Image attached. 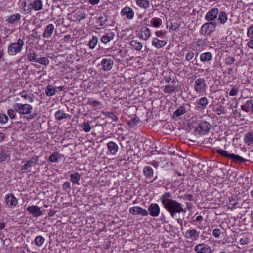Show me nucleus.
Returning a JSON list of instances; mask_svg holds the SVG:
<instances>
[{"label": "nucleus", "mask_w": 253, "mask_h": 253, "mask_svg": "<svg viewBox=\"0 0 253 253\" xmlns=\"http://www.w3.org/2000/svg\"><path fill=\"white\" fill-rule=\"evenodd\" d=\"M164 207L170 213L171 217H174L177 213L186 212L181 203L172 199V194L170 192L163 194L160 198Z\"/></svg>", "instance_id": "nucleus-1"}, {"label": "nucleus", "mask_w": 253, "mask_h": 253, "mask_svg": "<svg viewBox=\"0 0 253 253\" xmlns=\"http://www.w3.org/2000/svg\"><path fill=\"white\" fill-rule=\"evenodd\" d=\"M193 123L198 124V126L194 129L195 135H205L208 134L211 128L210 123L206 121L202 120V117L196 118L193 121Z\"/></svg>", "instance_id": "nucleus-2"}, {"label": "nucleus", "mask_w": 253, "mask_h": 253, "mask_svg": "<svg viewBox=\"0 0 253 253\" xmlns=\"http://www.w3.org/2000/svg\"><path fill=\"white\" fill-rule=\"evenodd\" d=\"M43 2L41 0H35L28 5L26 2L23 3L22 12L24 14H30L33 10L40 11L43 8Z\"/></svg>", "instance_id": "nucleus-3"}, {"label": "nucleus", "mask_w": 253, "mask_h": 253, "mask_svg": "<svg viewBox=\"0 0 253 253\" xmlns=\"http://www.w3.org/2000/svg\"><path fill=\"white\" fill-rule=\"evenodd\" d=\"M24 44L23 40L19 39L17 42L10 44L7 49V52L10 56H14L20 52Z\"/></svg>", "instance_id": "nucleus-4"}, {"label": "nucleus", "mask_w": 253, "mask_h": 253, "mask_svg": "<svg viewBox=\"0 0 253 253\" xmlns=\"http://www.w3.org/2000/svg\"><path fill=\"white\" fill-rule=\"evenodd\" d=\"M13 107L17 113L21 115H28L33 110V107L29 104L15 103Z\"/></svg>", "instance_id": "nucleus-5"}, {"label": "nucleus", "mask_w": 253, "mask_h": 253, "mask_svg": "<svg viewBox=\"0 0 253 253\" xmlns=\"http://www.w3.org/2000/svg\"><path fill=\"white\" fill-rule=\"evenodd\" d=\"M217 152L220 154L222 156L225 157H228L231 159L232 161L236 163H242L243 162H245L247 161V160L244 159L241 156L236 155L234 154L229 153L227 151L221 149L217 150Z\"/></svg>", "instance_id": "nucleus-6"}, {"label": "nucleus", "mask_w": 253, "mask_h": 253, "mask_svg": "<svg viewBox=\"0 0 253 253\" xmlns=\"http://www.w3.org/2000/svg\"><path fill=\"white\" fill-rule=\"evenodd\" d=\"M217 23L214 22H209L204 24L200 30L201 34L205 35H210L215 31Z\"/></svg>", "instance_id": "nucleus-7"}, {"label": "nucleus", "mask_w": 253, "mask_h": 253, "mask_svg": "<svg viewBox=\"0 0 253 253\" xmlns=\"http://www.w3.org/2000/svg\"><path fill=\"white\" fill-rule=\"evenodd\" d=\"M207 88L205 80L204 78H198L195 81L194 90L198 93H201Z\"/></svg>", "instance_id": "nucleus-8"}, {"label": "nucleus", "mask_w": 253, "mask_h": 253, "mask_svg": "<svg viewBox=\"0 0 253 253\" xmlns=\"http://www.w3.org/2000/svg\"><path fill=\"white\" fill-rule=\"evenodd\" d=\"M129 212L134 215H140L143 216H146L148 215V212L146 209L138 206L130 208Z\"/></svg>", "instance_id": "nucleus-9"}, {"label": "nucleus", "mask_w": 253, "mask_h": 253, "mask_svg": "<svg viewBox=\"0 0 253 253\" xmlns=\"http://www.w3.org/2000/svg\"><path fill=\"white\" fill-rule=\"evenodd\" d=\"M26 210L34 217H38L42 215V211L41 208L36 205L28 207Z\"/></svg>", "instance_id": "nucleus-10"}, {"label": "nucleus", "mask_w": 253, "mask_h": 253, "mask_svg": "<svg viewBox=\"0 0 253 253\" xmlns=\"http://www.w3.org/2000/svg\"><path fill=\"white\" fill-rule=\"evenodd\" d=\"M194 251L197 253H212V250L208 245L200 243L194 247Z\"/></svg>", "instance_id": "nucleus-11"}, {"label": "nucleus", "mask_w": 253, "mask_h": 253, "mask_svg": "<svg viewBox=\"0 0 253 253\" xmlns=\"http://www.w3.org/2000/svg\"><path fill=\"white\" fill-rule=\"evenodd\" d=\"M68 16L73 21L78 22L84 19L86 17V14L84 12L80 11H75L71 14H69Z\"/></svg>", "instance_id": "nucleus-12"}, {"label": "nucleus", "mask_w": 253, "mask_h": 253, "mask_svg": "<svg viewBox=\"0 0 253 253\" xmlns=\"http://www.w3.org/2000/svg\"><path fill=\"white\" fill-rule=\"evenodd\" d=\"M219 14V10L217 8H213L210 9L206 14L205 18L207 21L212 22L214 20Z\"/></svg>", "instance_id": "nucleus-13"}, {"label": "nucleus", "mask_w": 253, "mask_h": 253, "mask_svg": "<svg viewBox=\"0 0 253 253\" xmlns=\"http://www.w3.org/2000/svg\"><path fill=\"white\" fill-rule=\"evenodd\" d=\"M185 236L187 239L196 241L200 237V232L195 229H189L186 231Z\"/></svg>", "instance_id": "nucleus-14"}, {"label": "nucleus", "mask_w": 253, "mask_h": 253, "mask_svg": "<svg viewBox=\"0 0 253 253\" xmlns=\"http://www.w3.org/2000/svg\"><path fill=\"white\" fill-rule=\"evenodd\" d=\"M120 14L122 16H125L127 19L131 20L134 17V12L131 7L125 6L122 9Z\"/></svg>", "instance_id": "nucleus-15"}, {"label": "nucleus", "mask_w": 253, "mask_h": 253, "mask_svg": "<svg viewBox=\"0 0 253 253\" xmlns=\"http://www.w3.org/2000/svg\"><path fill=\"white\" fill-rule=\"evenodd\" d=\"M5 198L7 205L11 208H14L18 204V200L12 194L6 195Z\"/></svg>", "instance_id": "nucleus-16"}, {"label": "nucleus", "mask_w": 253, "mask_h": 253, "mask_svg": "<svg viewBox=\"0 0 253 253\" xmlns=\"http://www.w3.org/2000/svg\"><path fill=\"white\" fill-rule=\"evenodd\" d=\"M113 60L109 58H103L101 62V65L103 70L105 72L111 70L113 67Z\"/></svg>", "instance_id": "nucleus-17"}, {"label": "nucleus", "mask_w": 253, "mask_h": 253, "mask_svg": "<svg viewBox=\"0 0 253 253\" xmlns=\"http://www.w3.org/2000/svg\"><path fill=\"white\" fill-rule=\"evenodd\" d=\"M39 161V157L35 156L33 157L31 160L26 161L25 164H24L21 168L22 170H27L29 169L32 166H34Z\"/></svg>", "instance_id": "nucleus-18"}, {"label": "nucleus", "mask_w": 253, "mask_h": 253, "mask_svg": "<svg viewBox=\"0 0 253 253\" xmlns=\"http://www.w3.org/2000/svg\"><path fill=\"white\" fill-rule=\"evenodd\" d=\"M162 76L164 77L165 82L168 84L174 83L175 81L172 79V74L169 70H166L163 72Z\"/></svg>", "instance_id": "nucleus-19"}, {"label": "nucleus", "mask_w": 253, "mask_h": 253, "mask_svg": "<svg viewBox=\"0 0 253 253\" xmlns=\"http://www.w3.org/2000/svg\"><path fill=\"white\" fill-rule=\"evenodd\" d=\"M107 148L111 154L115 155L118 151V146L113 141H109L107 143Z\"/></svg>", "instance_id": "nucleus-20"}, {"label": "nucleus", "mask_w": 253, "mask_h": 253, "mask_svg": "<svg viewBox=\"0 0 253 253\" xmlns=\"http://www.w3.org/2000/svg\"><path fill=\"white\" fill-rule=\"evenodd\" d=\"M63 155L58 152H53L48 158V161L52 163L58 162L60 160Z\"/></svg>", "instance_id": "nucleus-21"}, {"label": "nucleus", "mask_w": 253, "mask_h": 253, "mask_svg": "<svg viewBox=\"0 0 253 253\" xmlns=\"http://www.w3.org/2000/svg\"><path fill=\"white\" fill-rule=\"evenodd\" d=\"M186 113V110L185 107L184 105H182L173 113L172 117L175 119L185 114Z\"/></svg>", "instance_id": "nucleus-22"}, {"label": "nucleus", "mask_w": 253, "mask_h": 253, "mask_svg": "<svg viewBox=\"0 0 253 253\" xmlns=\"http://www.w3.org/2000/svg\"><path fill=\"white\" fill-rule=\"evenodd\" d=\"M54 30V26L53 24H49L47 26L44 31L43 36L44 38H49L52 35Z\"/></svg>", "instance_id": "nucleus-23"}, {"label": "nucleus", "mask_w": 253, "mask_h": 253, "mask_svg": "<svg viewBox=\"0 0 253 253\" xmlns=\"http://www.w3.org/2000/svg\"><path fill=\"white\" fill-rule=\"evenodd\" d=\"M150 214L152 216H158V205L157 204H151L149 207Z\"/></svg>", "instance_id": "nucleus-24"}, {"label": "nucleus", "mask_w": 253, "mask_h": 253, "mask_svg": "<svg viewBox=\"0 0 253 253\" xmlns=\"http://www.w3.org/2000/svg\"><path fill=\"white\" fill-rule=\"evenodd\" d=\"M19 95L29 102H33L34 101V95L26 91H22L19 93Z\"/></svg>", "instance_id": "nucleus-25"}, {"label": "nucleus", "mask_w": 253, "mask_h": 253, "mask_svg": "<svg viewBox=\"0 0 253 253\" xmlns=\"http://www.w3.org/2000/svg\"><path fill=\"white\" fill-rule=\"evenodd\" d=\"M114 35L113 32L108 33L102 37L101 41L102 43L107 44L114 39Z\"/></svg>", "instance_id": "nucleus-26"}, {"label": "nucleus", "mask_w": 253, "mask_h": 253, "mask_svg": "<svg viewBox=\"0 0 253 253\" xmlns=\"http://www.w3.org/2000/svg\"><path fill=\"white\" fill-rule=\"evenodd\" d=\"M244 143L248 146H250L253 142V131L246 133L244 137Z\"/></svg>", "instance_id": "nucleus-27"}, {"label": "nucleus", "mask_w": 253, "mask_h": 253, "mask_svg": "<svg viewBox=\"0 0 253 253\" xmlns=\"http://www.w3.org/2000/svg\"><path fill=\"white\" fill-rule=\"evenodd\" d=\"M55 118L58 121L63 119H66L70 117V115L64 113L62 110H58L55 113Z\"/></svg>", "instance_id": "nucleus-28"}, {"label": "nucleus", "mask_w": 253, "mask_h": 253, "mask_svg": "<svg viewBox=\"0 0 253 253\" xmlns=\"http://www.w3.org/2000/svg\"><path fill=\"white\" fill-rule=\"evenodd\" d=\"M27 58L28 60L31 62L35 61V62H36L38 58V55L34 51V50L32 49H30L27 54Z\"/></svg>", "instance_id": "nucleus-29"}, {"label": "nucleus", "mask_w": 253, "mask_h": 253, "mask_svg": "<svg viewBox=\"0 0 253 253\" xmlns=\"http://www.w3.org/2000/svg\"><path fill=\"white\" fill-rule=\"evenodd\" d=\"M136 3L138 6L144 9H147L150 6V3L148 0H137Z\"/></svg>", "instance_id": "nucleus-30"}, {"label": "nucleus", "mask_w": 253, "mask_h": 253, "mask_svg": "<svg viewBox=\"0 0 253 253\" xmlns=\"http://www.w3.org/2000/svg\"><path fill=\"white\" fill-rule=\"evenodd\" d=\"M21 15L17 13L14 15H11L10 17L8 18L6 20V21L10 24H12L19 20L21 19Z\"/></svg>", "instance_id": "nucleus-31"}, {"label": "nucleus", "mask_w": 253, "mask_h": 253, "mask_svg": "<svg viewBox=\"0 0 253 253\" xmlns=\"http://www.w3.org/2000/svg\"><path fill=\"white\" fill-rule=\"evenodd\" d=\"M228 19V16L226 13L224 11H221L218 14V20L222 24H225Z\"/></svg>", "instance_id": "nucleus-32"}, {"label": "nucleus", "mask_w": 253, "mask_h": 253, "mask_svg": "<svg viewBox=\"0 0 253 253\" xmlns=\"http://www.w3.org/2000/svg\"><path fill=\"white\" fill-rule=\"evenodd\" d=\"M140 37L141 39L146 40L150 37V31L147 28H143L141 29Z\"/></svg>", "instance_id": "nucleus-33"}, {"label": "nucleus", "mask_w": 253, "mask_h": 253, "mask_svg": "<svg viewBox=\"0 0 253 253\" xmlns=\"http://www.w3.org/2000/svg\"><path fill=\"white\" fill-rule=\"evenodd\" d=\"M212 59V55L210 52L202 53L200 55V60L202 62L209 61Z\"/></svg>", "instance_id": "nucleus-34"}, {"label": "nucleus", "mask_w": 253, "mask_h": 253, "mask_svg": "<svg viewBox=\"0 0 253 253\" xmlns=\"http://www.w3.org/2000/svg\"><path fill=\"white\" fill-rule=\"evenodd\" d=\"M45 242V239L42 236H37L34 240L35 245L38 247H41L43 245Z\"/></svg>", "instance_id": "nucleus-35"}, {"label": "nucleus", "mask_w": 253, "mask_h": 253, "mask_svg": "<svg viewBox=\"0 0 253 253\" xmlns=\"http://www.w3.org/2000/svg\"><path fill=\"white\" fill-rule=\"evenodd\" d=\"M131 46L136 50L140 51L142 48V44L137 40H133L130 42Z\"/></svg>", "instance_id": "nucleus-36"}, {"label": "nucleus", "mask_w": 253, "mask_h": 253, "mask_svg": "<svg viewBox=\"0 0 253 253\" xmlns=\"http://www.w3.org/2000/svg\"><path fill=\"white\" fill-rule=\"evenodd\" d=\"M143 172L147 178H151L153 174V169L150 166H147L144 168Z\"/></svg>", "instance_id": "nucleus-37"}, {"label": "nucleus", "mask_w": 253, "mask_h": 253, "mask_svg": "<svg viewBox=\"0 0 253 253\" xmlns=\"http://www.w3.org/2000/svg\"><path fill=\"white\" fill-rule=\"evenodd\" d=\"M56 89L51 85H48L46 88L45 93L48 96H51L55 94Z\"/></svg>", "instance_id": "nucleus-38"}, {"label": "nucleus", "mask_w": 253, "mask_h": 253, "mask_svg": "<svg viewBox=\"0 0 253 253\" xmlns=\"http://www.w3.org/2000/svg\"><path fill=\"white\" fill-rule=\"evenodd\" d=\"M71 181L74 184H79L80 179V175L78 173L72 174L70 176Z\"/></svg>", "instance_id": "nucleus-39"}, {"label": "nucleus", "mask_w": 253, "mask_h": 253, "mask_svg": "<svg viewBox=\"0 0 253 253\" xmlns=\"http://www.w3.org/2000/svg\"><path fill=\"white\" fill-rule=\"evenodd\" d=\"M208 103V100L206 97L201 98L198 102V104L200 105L203 109L206 108Z\"/></svg>", "instance_id": "nucleus-40"}, {"label": "nucleus", "mask_w": 253, "mask_h": 253, "mask_svg": "<svg viewBox=\"0 0 253 253\" xmlns=\"http://www.w3.org/2000/svg\"><path fill=\"white\" fill-rule=\"evenodd\" d=\"M81 127L85 132H89L91 129V127L89 122H84L81 124Z\"/></svg>", "instance_id": "nucleus-41"}, {"label": "nucleus", "mask_w": 253, "mask_h": 253, "mask_svg": "<svg viewBox=\"0 0 253 253\" xmlns=\"http://www.w3.org/2000/svg\"><path fill=\"white\" fill-rule=\"evenodd\" d=\"M49 60L46 57H42L38 58L36 63H38L41 65L47 66L49 64Z\"/></svg>", "instance_id": "nucleus-42"}, {"label": "nucleus", "mask_w": 253, "mask_h": 253, "mask_svg": "<svg viewBox=\"0 0 253 253\" xmlns=\"http://www.w3.org/2000/svg\"><path fill=\"white\" fill-rule=\"evenodd\" d=\"M195 53L193 51L188 52L185 57L186 60L188 61H190L193 63L194 61L196 60V58H194Z\"/></svg>", "instance_id": "nucleus-43"}, {"label": "nucleus", "mask_w": 253, "mask_h": 253, "mask_svg": "<svg viewBox=\"0 0 253 253\" xmlns=\"http://www.w3.org/2000/svg\"><path fill=\"white\" fill-rule=\"evenodd\" d=\"M97 42V38L95 36L92 37L89 42V48L92 49H94L96 46Z\"/></svg>", "instance_id": "nucleus-44"}, {"label": "nucleus", "mask_w": 253, "mask_h": 253, "mask_svg": "<svg viewBox=\"0 0 253 253\" xmlns=\"http://www.w3.org/2000/svg\"><path fill=\"white\" fill-rule=\"evenodd\" d=\"M239 91V89L238 87L234 86L233 87L229 92V95L230 96H234L238 94Z\"/></svg>", "instance_id": "nucleus-45"}, {"label": "nucleus", "mask_w": 253, "mask_h": 253, "mask_svg": "<svg viewBox=\"0 0 253 253\" xmlns=\"http://www.w3.org/2000/svg\"><path fill=\"white\" fill-rule=\"evenodd\" d=\"M16 111L15 109H9L7 110V114L11 119H14L16 114Z\"/></svg>", "instance_id": "nucleus-46"}, {"label": "nucleus", "mask_w": 253, "mask_h": 253, "mask_svg": "<svg viewBox=\"0 0 253 253\" xmlns=\"http://www.w3.org/2000/svg\"><path fill=\"white\" fill-rule=\"evenodd\" d=\"M175 91V87L173 86L166 85L164 88V91L166 93H170Z\"/></svg>", "instance_id": "nucleus-47"}, {"label": "nucleus", "mask_w": 253, "mask_h": 253, "mask_svg": "<svg viewBox=\"0 0 253 253\" xmlns=\"http://www.w3.org/2000/svg\"><path fill=\"white\" fill-rule=\"evenodd\" d=\"M88 104L93 107H97L100 104V102L98 100L89 99L88 100Z\"/></svg>", "instance_id": "nucleus-48"}, {"label": "nucleus", "mask_w": 253, "mask_h": 253, "mask_svg": "<svg viewBox=\"0 0 253 253\" xmlns=\"http://www.w3.org/2000/svg\"><path fill=\"white\" fill-rule=\"evenodd\" d=\"M215 112L219 115L225 113V108L223 106H219L215 110Z\"/></svg>", "instance_id": "nucleus-49"}, {"label": "nucleus", "mask_w": 253, "mask_h": 253, "mask_svg": "<svg viewBox=\"0 0 253 253\" xmlns=\"http://www.w3.org/2000/svg\"><path fill=\"white\" fill-rule=\"evenodd\" d=\"M8 120L7 116L4 114L0 115V123L1 124L6 123Z\"/></svg>", "instance_id": "nucleus-50"}, {"label": "nucleus", "mask_w": 253, "mask_h": 253, "mask_svg": "<svg viewBox=\"0 0 253 253\" xmlns=\"http://www.w3.org/2000/svg\"><path fill=\"white\" fill-rule=\"evenodd\" d=\"M139 120L138 118H132L129 122V125L133 127L138 123Z\"/></svg>", "instance_id": "nucleus-51"}, {"label": "nucleus", "mask_w": 253, "mask_h": 253, "mask_svg": "<svg viewBox=\"0 0 253 253\" xmlns=\"http://www.w3.org/2000/svg\"><path fill=\"white\" fill-rule=\"evenodd\" d=\"M235 60V59L233 57L229 56L226 58L225 63L227 65H231L234 63Z\"/></svg>", "instance_id": "nucleus-52"}, {"label": "nucleus", "mask_w": 253, "mask_h": 253, "mask_svg": "<svg viewBox=\"0 0 253 253\" xmlns=\"http://www.w3.org/2000/svg\"><path fill=\"white\" fill-rule=\"evenodd\" d=\"M212 235L215 238H218L221 235V230L218 228H215L213 230Z\"/></svg>", "instance_id": "nucleus-53"}, {"label": "nucleus", "mask_w": 253, "mask_h": 253, "mask_svg": "<svg viewBox=\"0 0 253 253\" xmlns=\"http://www.w3.org/2000/svg\"><path fill=\"white\" fill-rule=\"evenodd\" d=\"M247 36L251 39L253 38V25L251 26L248 30Z\"/></svg>", "instance_id": "nucleus-54"}, {"label": "nucleus", "mask_w": 253, "mask_h": 253, "mask_svg": "<svg viewBox=\"0 0 253 253\" xmlns=\"http://www.w3.org/2000/svg\"><path fill=\"white\" fill-rule=\"evenodd\" d=\"M238 202L237 200H236L233 197L229 198V204L232 205L233 207H234L237 205Z\"/></svg>", "instance_id": "nucleus-55"}, {"label": "nucleus", "mask_w": 253, "mask_h": 253, "mask_svg": "<svg viewBox=\"0 0 253 253\" xmlns=\"http://www.w3.org/2000/svg\"><path fill=\"white\" fill-rule=\"evenodd\" d=\"M241 109L247 113H249L250 111V107L247 105H241Z\"/></svg>", "instance_id": "nucleus-56"}, {"label": "nucleus", "mask_w": 253, "mask_h": 253, "mask_svg": "<svg viewBox=\"0 0 253 253\" xmlns=\"http://www.w3.org/2000/svg\"><path fill=\"white\" fill-rule=\"evenodd\" d=\"M70 183L69 182H65L63 184V189L64 190H67L70 187Z\"/></svg>", "instance_id": "nucleus-57"}, {"label": "nucleus", "mask_w": 253, "mask_h": 253, "mask_svg": "<svg viewBox=\"0 0 253 253\" xmlns=\"http://www.w3.org/2000/svg\"><path fill=\"white\" fill-rule=\"evenodd\" d=\"M100 0H88L89 3L92 5H95L100 2Z\"/></svg>", "instance_id": "nucleus-58"}, {"label": "nucleus", "mask_w": 253, "mask_h": 253, "mask_svg": "<svg viewBox=\"0 0 253 253\" xmlns=\"http://www.w3.org/2000/svg\"><path fill=\"white\" fill-rule=\"evenodd\" d=\"M239 241L241 245H245L248 243V239L247 238H242Z\"/></svg>", "instance_id": "nucleus-59"}, {"label": "nucleus", "mask_w": 253, "mask_h": 253, "mask_svg": "<svg viewBox=\"0 0 253 253\" xmlns=\"http://www.w3.org/2000/svg\"><path fill=\"white\" fill-rule=\"evenodd\" d=\"M152 44L156 47H158V39L157 38L154 39L153 41H152Z\"/></svg>", "instance_id": "nucleus-60"}, {"label": "nucleus", "mask_w": 253, "mask_h": 253, "mask_svg": "<svg viewBox=\"0 0 253 253\" xmlns=\"http://www.w3.org/2000/svg\"><path fill=\"white\" fill-rule=\"evenodd\" d=\"M166 43L167 42L166 41L163 40H159V48L164 47L166 44Z\"/></svg>", "instance_id": "nucleus-61"}, {"label": "nucleus", "mask_w": 253, "mask_h": 253, "mask_svg": "<svg viewBox=\"0 0 253 253\" xmlns=\"http://www.w3.org/2000/svg\"><path fill=\"white\" fill-rule=\"evenodd\" d=\"M170 28L172 30H176L178 29V25L177 23L172 24Z\"/></svg>", "instance_id": "nucleus-62"}, {"label": "nucleus", "mask_w": 253, "mask_h": 253, "mask_svg": "<svg viewBox=\"0 0 253 253\" xmlns=\"http://www.w3.org/2000/svg\"><path fill=\"white\" fill-rule=\"evenodd\" d=\"M248 46L250 48H253V39H252L247 43Z\"/></svg>", "instance_id": "nucleus-63"}, {"label": "nucleus", "mask_w": 253, "mask_h": 253, "mask_svg": "<svg viewBox=\"0 0 253 253\" xmlns=\"http://www.w3.org/2000/svg\"><path fill=\"white\" fill-rule=\"evenodd\" d=\"M233 114L236 117L238 116L239 117H241L240 113L239 112L238 110H235L233 111Z\"/></svg>", "instance_id": "nucleus-64"}]
</instances>
